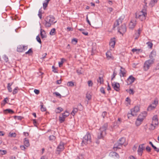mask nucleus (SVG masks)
<instances>
[{
    "mask_svg": "<svg viewBox=\"0 0 159 159\" xmlns=\"http://www.w3.org/2000/svg\"><path fill=\"white\" fill-rule=\"evenodd\" d=\"M112 86L114 89L116 91H118L119 90L120 84L119 83L114 82L112 83Z\"/></svg>",
    "mask_w": 159,
    "mask_h": 159,
    "instance_id": "nucleus-14",
    "label": "nucleus"
},
{
    "mask_svg": "<svg viewBox=\"0 0 159 159\" xmlns=\"http://www.w3.org/2000/svg\"><path fill=\"white\" fill-rule=\"evenodd\" d=\"M125 141V138L124 137H122L120 138L118 142L114 144L113 148L114 150L115 149H116L118 148H121L122 145L124 144Z\"/></svg>",
    "mask_w": 159,
    "mask_h": 159,
    "instance_id": "nucleus-4",
    "label": "nucleus"
},
{
    "mask_svg": "<svg viewBox=\"0 0 159 159\" xmlns=\"http://www.w3.org/2000/svg\"><path fill=\"white\" fill-rule=\"evenodd\" d=\"M10 136L11 137H15L16 136V134L15 133H10Z\"/></svg>",
    "mask_w": 159,
    "mask_h": 159,
    "instance_id": "nucleus-60",
    "label": "nucleus"
},
{
    "mask_svg": "<svg viewBox=\"0 0 159 159\" xmlns=\"http://www.w3.org/2000/svg\"><path fill=\"white\" fill-rule=\"evenodd\" d=\"M143 144L139 145L138 147V150L137 151L138 152L140 156H142L143 151L144 149V148L143 147Z\"/></svg>",
    "mask_w": 159,
    "mask_h": 159,
    "instance_id": "nucleus-13",
    "label": "nucleus"
},
{
    "mask_svg": "<svg viewBox=\"0 0 159 159\" xmlns=\"http://www.w3.org/2000/svg\"><path fill=\"white\" fill-rule=\"evenodd\" d=\"M14 117L15 119H17L18 120H21L23 118L21 116H14Z\"/></svg>",
    "mask_w": 159,
    "mask_h": 159,
    "instance_id": "nucleus-40",
    "label": "nucleus"
},
{
    "mask_svg": "<svg viewBox=\"0 0 159 159\" xmlns=\"http://www.w3.org/2000/svg\"><path fill=\"white\" fill-rule=\"evenodd\" d=\"M88 83L89 86H92L93 85V82L91 80H89L88 82Z\"/></svg>",
    "mask_w": 159,
    "mask_h": 159,
    "instance_id": "nucleus-56",
    "label": "nucleus"
},
{
    "mask_svg": "<svg viewBox=\"0 0 159 159\" xmlns=\"http://www.w3.org/2000/svg\"><path fill=\"white\" fill-rule=\"evenodd\" d=\"M107 114V112L106 111H104L102 114V116L103 118H104Z\"/></svg>",
    "mask_w": 159,
    "mask_h": 159,
    "instance_id": "nucleus-62",
    "label": "nucleus"
},
{
    "mask_svg": "<svg viewBox=\"0 0 159 159\" xmlns=\"http://www.w3.org/2000/svg\"><path fill=\"white\" fill-rule=\"evenodd\" d=\"M86 98L88 99V100H90L91 98V96L89 94H86Z\"/></svg>",
    "mask_w": 159,
    "mask_h": 159,
    "instance_id": "nucleus-51",
    "label": "nucleus"
},
{
    "mask_svg": "<svg viewBox=\"0 0 159 159\" xmlns=\"http://www.w3.org/2000/svg\"><path fill=\"white\" fill-rule=\"evenodd\" d=\"M156 56V52L154 51H152L150 53L149 57L150 58V59H154V57H155Z\"/></svg>",
    "mask_w": 159,
    "mask_h": 159,
    "instance_id": "nucleus-18",
    "label": "nucleus"
},
{
    "mask_svg": "<svg viewBox=\"0 0 159 159\" xmlns=\"http://www.w3.org/2000/svg\"><path fill=\"white\" fill-rule=\"evenodd\" d=\"M108 127L107 123H105L100 127L99 130V132L98 134V139H103L106 134V130Z\"/></svg>",
    "mask_w": 159,
    "mask_h": 159,
    "instance_id": "nucleus-1",
    "label": "nucleus"
},
{
    "mask_svg": "<svg viewBox=\"0 0 159 159\" xmlns=\"http://www.w3.org/2000/svg\"><path fill=\"white\" fill-rule=\"evenodd\" d=\"M146 149L148 152H150L151 151V149L148 146L146 147Z\"/></svg>",
    "mask_w": 159,
    "mask_h": 159,
    "instance_id": "nucleus-63",
    "label": "nucleus"
},
{
    "mask_svg": "<svg viewBox=\"0 0 159 159\" xmlns=\"http://www.w3.org/2000/svg\"><path fill=\"white\" fill-rule=\"evenodd\" d=\"M71 41L74 44H75L77 42V39L76 38H74Z\"/></svg>",
    "mask_w": 159,
    "mask_h": 159,
    "instance_id": "nucleus-46",
    "label": "nucleus"
},
{
    "mask_svg": "<svg viewBox=\"0 0 159 159\" xmlns=\"http://www.w3.org/2000/svg\"><path fill=\"white\" fill-rule=\"evenodd\" d=\"M136 24V21L134 20H132L129 24V28L133 29L134 28Z\"/></svg>",
    "mask_w": 159,
    "mask_h": 159,
    "instance_id": "nucleus-16",
    "label": "nucleus"
},
{
    "mask_svg": "<svg viewBox=\"0 0 159 159\" xmlns=\"http://www.w3.org/2000/svg\"><path fill=\"white\" fill-rule=\"evenodd\" d=\"M24 143V145L26 147H28L30 146L29 140L27 138H25V139Z\"/></svg>",
    "mask_w": 159,
    "mask_h": 159,
    "instance_id": "nucleus-22",
    "label": "nucleus"
},
{
    "mask_svg": "<svg viewBox=\"0 0 159 159\" xmlns=\"http://www.w3.org/2000/svg\"><path fill=\"white\" fill-rule=\"evenodd\" d=\"M91 142V138L90 134L87 133L85 136L83 137L81 143L82 146L86 145L88 143H90Z\"/></svg>",
    "mask_w": 159,
    "mask_h": 159,
    "instance_id": "nucleus-3",
    "label": "nucleus"
},
{
    "mask_svg": "<svg viewBox=\"0 0 159 159\" xmlns=\"http://www.w3.org/2000/svg\"><path fill=\"white\" fill-rule=\"evenodd\" d=\"M126 91L128 92L130 94H134V92L133 89H130L129 91L128 90H126Z\"/></svg>",
    "mask_w": 159,
    "mask_h": 159,
    "instance_id": "nucleus-45",
    "label": "nucleus"
},
{
    "mask_svg": "<svg viewBox=\"0 0 159 159\" xmlns=\"http://www.w3.org/2000/svg\"><path fill=\"white\" fill-rule=\"evenodd\" d=\"M56 31V29L55 28H53L51 30L50 32V34L51 35H53L55 34V32Z\"/></svg>",
    "mask_w": 159,
    "mask_h": 159,
    "instance_id": "nucleus-38",
    "label": "nucleus"
},
{
    "mask_svg": "<svg viewBox=\"0 0 159 159\" xmlns=\"http://www.w3.org/2000/svg\"><path fill=\"white\" fill-rule=\"evenodd\" d=\"M65 118L62 115L60 116L59 117V120L61 123L63 122L65 120Z\"/></svg>",
    "mask_w": 159,
    "mask_h": 159,
    "instance_id": "nucleus-27",
    "label": "nucleus"
},
{
    "mask_svg": "<svg viewBox=\"0 0 159 159\" xmlns=\"http://www.w3.org/2000/svg\"><path fill=\"white\" fill-rule=\"evenodd\" d=\"M3 58L4 59V60L6 62H7L8 61V58L7 57V56H6V55H5L4 57H3Z\"/></svg>",
    "mask_w": 159,
    "mask_h": 159,
    "instance_id": "nucleus-54",
    "label": "nucleus"
},
{
    "mask_svg": "<svg viewBox=\"0 0 159 159\" xmlns=\"http://www.w3.org/2000/svg\"><path fill=\"white\" fill-rule=\"evenodd\" d=\"M149 144H150L152 147L154 149V150L157 151V152H158L159 151V149L158 148H157L156 146H154L152 143L150 141L149 142Z\"/></svg>",
    "mask_w": 159,
    "mask_h": 159,
    "instance_id": "nucleus-25",
    "label": "nucleus"
},
{
    "mask_svg": "<svg viewBox=\"0 0 159 159\" xmlns=\"http://www.w3.org/2000/svg\"><path fill=\"white\" fill-rule=\"evenodd\" d=\"M78 109L77 108H74L71 113V114L74 116L75 114L77 112Z\"/></svg>",
    "mask_w": 159,
    "mask_h": 159,
    "instance_id": "nucleus-34",
    "label": "nucleus"
},
{
    "mask_svg": "<svg viewBox=\"0 0 159 159\" xmlns=\"http://www.w3.org/2000/svg\"><path fill=\"white\" fill-rule=\"evenodd\" d=\"M158 120H152V124L154 125H157L158 124Z\"/></svg>",
    "mask_w": 159,
    "mask_h": 159,
    "instance_id": "nucleus-53",
    "label": "nucleus"
},
{
    "mask_svg": "<svg viewBox=\"0 0 159 159\" xmlns=\"http://www.w3.org/2000/svg\"><path fill=\"white\" fill-rule=\"evenodd\" d=\"M76 159H84V158L82 155H80L77 157Z\"/></svg>",
    "mask_w": 159,
    "mask_h": 159,
    "instance_id": "nucleus-58",
    "label": "nucleus"
},
{
    "mask_svg": "<svg viewBox=\"0 0 159 159\" xmlns=\"http://www.w3.org/2000/svg\"><path fill=\"white\" fill-rule=\"evenodd\" d=\"M135 80V78L133 77L132 75L130 76L127 79L126 81L127 84L129 85L132 84L134 82Z\"/></svg>",
    "mask_w": 159,
    "mask_h": 159,
    "instance_id": "nucleus-12",
    "label": "nucleus"
},
{
    "mask_svg": "<svg viewBox=\"0 0 159 159\" xmlns=\"http://www.w3.org/2000/svg\"><path fill=\"white\" fill-rule=\"evenodd\" d=\"M122 22V21L121 19H119L118 20H117L116 23L114 24V27L115 28L116 27L118 26Z\"/></svg>",
    "mask_w": 159,
    "mask_h": 159,
    "instance_id": "nucleus-21",
    "label": "nucleus"
},
{
    "mask_svg": "<svg viewBox=\"0 0 159 159\" xmlns=\"http://www.w3.org/2000/svg\"><path fill=\"white\" fill-rule=\"evenodd\" d=\"M42 13L41 12V11L40 10V9L39 11L38 16H39V17L40 18L41 20L42 19Z\"/></svg>",
    "mask_w": 159,
    "mask_h": 159,
    "instance_id": "nucleus-49",
    "label": "nucleus"
},
{
    "mask_svg": "<svg viewBox=\"0 0 159 159\" xmlns=\"http://www.w3.org/2000/svg\"><path fill=\"white\" fill-rule=\"evenodd\" d=\"M52 71L55 73H58L57 71V69L54 66H52Z\"/></svg>",
    "mask_w": 159,
    "mask_h": 159,
    "instance_id": "nucleus-48",
    "label": "nucleus"
},
{
    "mask_svg": "<svg viewBox=\"0 0 159 159\" xmlns=\"http://www.w3.org/2000/svg\"><path fill=\"white\" fill-rule=\"evenodd\" d=\"M8 100L7 98H6L2 101V102L1 103V105L2 106H5L6 103H7V100Z\"/></svg>",
    "mask_w": 159,
    "mask_h": 159,
    "instance_id": "nucleus-30",
    "label": "nucleus"
},
{
    "mask_svg": "<svg viewBox=\"0 0 159 159\" xmlns=\"http://www.w3.org/2000/svg\"><path fill=\"white\" fill-rule=\"evenodd\" d=\"M117 74L115 72V70H114L113 72V74L111 78V80H113V79L116 76V75Z\"/></svg>",
    "mask_w": 159,
    "mask_h": 159,
    "instance_id": "nucleus-50",
    "label": "nucleus"
},
{
    "mask_svg": "<svg viewBox=\"0 0 159 159\" xmlns=\"http://www.w3.org/2000/svg\"><path fill=\"white\" fill-rule=\"evenodd\" d=\"M67 85L69 86L72 87L74 86V83L72 81H69L68 82Z\"/></svg>",
    "mask_w": 159,
    "mask_h": 159,
    "instance_id": "nucleus-41",
    "label": "nucleus"
},
{
    "mask_svg": "<svg viewBox=\"0 0 159 159\" xmlns=\"http://www.w3.org/2000/svg\"><path fill=\"white\" fill-rule=\"evenodd\" d=\"M139 111V108L138 106H135L133 108L131 109L130 113H128L127 116L128 118L130 117L131 116H135L137 115V113Z\"/></svg>",
    "mask_w": 159,
    "mask_h": 159,
    "instance_id": "nucleus-7",
    "label": "nucleus"
},
{
    "mask_svg": "<svg viewBox=\"0 0 159 159\" xmlns=\"http://www.w3.org/2000/svg\"><path fill=\"white\" fill-rule=\"evenodd\" d=\"M148 47L150 48H152L153 46V44L152 42H148L146 43Z\"/></svg>",
    "mask_w": 159,
    "mask_h": 159,
    "instance_id": "nucleus-37",
    "label": "nucleus"
},
{
    "mask_svg": "<svg viewBox=\"0 0 159 159\" xmlns=\"http://www.w3.org/2000/svg\"><path fill=\"white\" fill-rule=\"evenodd\" d=\"M17 89L18 87H16L14 89L12 92V93L13 95L16 94L17 93Z\"/></svg>",
    "mask_w": 159,
    "mask_h": 159,
    "instance_id": "nucleus-47",
    "label": "nucleus"
},
{
    "mask_svg": "<svg viewBox=\"0 0 159 159\" xmlns=\"http://www.w3.org/2000/svg\"><path fill=\"white\" fill-rule=\"evenodd\" d=\"M64 143L62 142H60L57 147V151L59 152L62 151L64 149Z\"/></svg>",
    "mask_w": 159,
    "mask_h": 159,
    "instance_id": "nucleus-11",
    "label": "nucleus"
},
{
    "mask_svg": "<svg viewBox=\"0 0 159 159\" xmlns=\"http://www.w3.org/2000/svg\"><path fill=\"white\" fill-rule=\"evenodd\" d=\"M62 115L66 118V117H67L69 115V113L67 111H66L64 113H62Z\"/></svg>",
    "mask_w": 159,
    "mask_h": 159,
    "instance_id": "nucleus-35",
    "label": "nucleus"
},
{
    "mask_svg": "<svg viewBox=\"0 0 159 159\" xmlns=\"http://www.w3.org/2000/svg\"><path fill=\"white\" fill-rule=\"evenodd\" d=\"M110 154L112 156L115 157L117 158H118L119 157V156L118 154L115 152H111Z\"/></svg>",
    "mask_w": 159,
    "mask_h": 159,
    "instance_id": "nucleus-28",
    "label": "nucleus"
},
{
    "mask_svg": "<svg viewBox=\"0 0 159 159\" xmlns=\"http://www.w3.org/2000/svg\"><path fill=\"white\" fill-rule=\"evenodd\" d=\"M155 59H149L146 61L144 64L143 69L144 70L147 71L151 66L153 63Z\"/></svg>",
    "mask_w": 159,
    "mask_h": 159,
    "instance_id": "nucleus-6",
    "label": "nucleus"
},
{
    "mask_svg": "<svg viewBox=\"0 0 159 159\" xmlns=\"http://www.w3.org/2000/svg\"><path fill=\"white\" fill-rule=\"evenodd\" d=\"M45 21L44 26L46 28L50 27L52 25H53L57 22V21H55L54 17L52 16H47L45 18Z\"/></svg>",
    "mask_w": 159,
    "mask_h": 159,
    "instance_id": "nucleus-2",
    "label": "nucleus"
},
{
    "mask_svg": "<svg viewBox=\"0 0 159 159\" xmlns=\"http://www.w3.org/2000/svg\"><path fill=\"white\" fill-rule=\"evenodd\" d=\"M40 35L41 38L42 39L47 37V35L45 31L41 29L40 30Z\"/></svg>",
    "mask_w": 159,
    "mask_h": 159,
    "instance_id": "nucleus-17",
    "label": "nucleus"
},
{
    "mask_svg": "<svg viewBox=\"0 0 159 159\" xmlns=\"http://www.w3.org/2000/svg\"><path fill=\"white\" fill-rule=\"evenodd\" d=\"M147 13L146 10L143 9L141 11L139 12L136 15V17L139 18L141 21L144 20L146 19V17L147 16Z\"/></svg>",
    "mask_w": 159,
    "mask_h": 159,
    "instance_id": "nucleus-5",
    "label": "nucleus"
},
{
    "mask_svg": "<svg viewBox=\"0 0 159 159\" xmlns=\"http://www.w3.org/2000/svg\"><path fill=\"white\" fill-rule=\"evenodd\" d=\"M41 110L42 111H46V108L45 107H44V105L42 103H41Z\"/></svg>",
    "mask_w": 159,
    "mask_h": 159,
    "instance_id": "nucleus-31",
    "label": "nucleus"
},
{
    "mask_svg": "<svg viewBox=\"0 0 159 159\" xmlns=\"http://www.w3.org/2000/svg\"><path fill=\"white\" fill-rule=\"evenodd\" d=\"M126 31V27L125 24L122 25L118 29V32L120 34H122V33L125 32Z\"/></svg>",
    "mask_w": 159,
    "mask_h": 159,
    "instance_id": "nucleus-10",
    "label": "nucleus"
},
{
    "mask_svg": "<svg viewBox=\"0 0 159 159\" xmlns=\"http://www.w3.org/2000/svg\"><path fill=\"white\" fill-rule=\"evenodd\" d=\"M57 110L56 111L57 113H59L63 111V109L61 107H58L57 108Z\"/></svg>",
    "mask_w": 159,
    "mask_h": 159,
    "instance_id": "nucleus-32",
    "label": "nucleus"
},
{
    "mask_svg": "<svg viewBox=\"0 0 159 159\" xmlns=\"http://www.w3.org/2000/svg\"><path fill=\"white\" fill-rule=\"evenodd\" d=\"M36 39L37 41L40 44H41L42 43L41 40L40 39V38L39 37V35L37 36L36 37Z\"/></svg>",
    "mask_w": 159,
    "mask_h": 159,
    "instance_id": "nucleus-43",
    "label": "nucleus"
},
{
    "mask_svg": "<svg viewBox=\"0 0 159 159\" xmlns=\"http://www.w3.org/2000/svg\"><path fill=\"white\" fill-rule=\"evenodd\" d=\"M116 42L115 41V38H113L111 39L109 43V45L112 48H114L115 44Z\"/></svg>",
    "mask_w": 159,
    "mask_h": 159,
    "instance_id": "nucleus-19",
    "label": "nucleus"
},
{
    "mask_svg": "<svg viewBox=\"0 0 159 159\" xmlns=\"http://www.w3.org/2000/svg\"><path fill=\"white\" fill-rule=\"evenodd\" d=\"M106 55L107 58L108 59H110L112 58V55L110 51H107L106 53Z\"/></svg>",
    "mask_w": 159,
    "mask_h": 159,
    "instance_id": "nucleus-24",
    "label": "nucleus"
},
{
    "mask_svg": "<svg viewBox=\"0 0 159 159\" xmlns=\"http://www.w3.org/2000/svg\"><path fill=\"white\" fill-rule=\"evenodd\" d=\"M126 73V71L125 69L122 67H120V70L119 75L120 77H125V75Z\"/></svg>",
    "mask_w": 159,
    "mask_h": 159,
    "instance_id": "nucleus-15",
    "label": "nucleus"
},
{
    "mask_svg": "<svg viewBox=\"0 0 159 159\" xmlns=\"http://www.w3.org/2000/svg\"><path fill=\"white\" fill-rule=\"evenodd\" d=\"M53 93L55 94L57 96H59L60 98H61V96L59 93L57 92H55Z\"/></svg>",
    "mask_w": 159,
    "mask_h": 159,
    "instance_id": "nucleus-55",
    "label": "nucleus"
},
{
    "mask_svg": "<svg viewBox=\"0 0 159 159\" xmlns=\"http://www.w3.org/2000/svg\"><path fill=\"white\" fill-rule=\"evenodd\" d=\"M78 30L81 31H82V33L86 36L88 35V32L87 31H85L82 28L79 29Z\"/></svg>",
    "mask_w": 159,
    "mask_h": 159,
    "instance_id": "nucleus-26",
    "label": "nucleus"
},
{
    "mask_svg": "<svg viewBox=\"0 0 159 159\" xmlns=\"http://www.w3.org/2000/svg\"><path fill=\"white\" fill-rule=\"evenodd\" d=\"M121 123V119L120 118H119L118 119L117 121L116 122V124H115V126L117 125L119 126V125Z\"/></svg>",
    "mask_w": 159,
    "mask_h": 159,
    "instance_id": "nucleus-36",
    "label": "nucleus"
},
{
    "mask_svg": "<svg viewBox=\"0 0 159 159\" xmlns=\"http://www.w3.org/2000/svg\"><path fill=\"white\" fill-rule=\"evenodd\" d=\"M97 81L98 82H99L100 84L103 83V80L102 77H99Z\"/></svg>",
    "mask_w": 159,
    "mask_h": 159,
    "instance_id": "nucleus-33",
    "label": "nucleus"
},
{
    "mask_svg": "<svg viewBox=\"0 0 159 159\" xmlns=\"http://www.w3.org/2000/svg\"><path fill=\"white\" fill-rule=\"evenodd\" d=\"M13 114L14 113V111L11 109H7L3 110V113L4 114H7V113Z\"/></svg>",
    "mask_w": 159,
    "mask_h": 159,
    "instance_id": "nucleus-20",
    "label": "nucleus"
},
{
    "mask_svg": "<svg viewBox=\"0 0 159 159\" xmlns=\"http://www.w3.org/2000/svg\"><path fill=\"white\" fill-rule=\"evenodd\" d=\"M113 10V9L111 7H108L107 9V11L108 13H111Z\"/></svg>",
    "mask_w": 159,
    "mask_h": 159,
    "instance_id": "nucleus-57",
    "label": "nucleus"
},
{
    "mask_svg": "<svg viewBox=\"0 0 159 159\" xmlns=\"http://www.w3.org/2000/svg\"><path fill=\"white\" fill-rule=\"evenodd\" d=\"M50 0H45V2L43 3V7L44 9H45V8L47 7L49 1Z\"/></svg>",
    "mask_w": 159,
    "mask_h": 159,
    "instance_id": "nucleus-23",
    "label": "nucleus"
},
{
    "mask_svg": "<svg viewBox=\"0 0 159 159\" xmlns=\"http://www.w3.org/2000/svg\"><path fill=\"white\" fill-rule=\"evenodd\" d=\"M155 125H153L152 124H151V126H150V128H149V129H151V130H154L155 129Z\"/></svg>",
    "mask_w": 159,
    "mask_h": 159,
    "instance_id": "nucleus-52",
    "label": "nucleus"
},
{
    "mask_svg": "<svg viewBox=\"0 0 159 159\" xmlns=\"http://www.w3.org/2000/svg\"><path fill=\"white\" fill-rule=\"evenodd\" d=\"M0 152L1 154L2 155L6 154L7 153V151L5 150H0Z\"/></svg>",
    "mask_w": 159,
    "mask_h": 159,
    "instance_id": "nucleus-42",
    "label": "nucleus"
},
{
    "mask_svg": "<svg viewBox=\"0 0 159 159\" xmlns=\"http://www.w3.org/2000/svg\"><path fill=\"white\" fill-rule=\"evenodd\" d=\"M100 91L101 93L105 94V91L104 88L103 87H102L100 89Z\"/></svg>",
    "mask_w": 159,
    "mask_h": 159,
    "instance_id": "nucleus-59",
    "label": "nucleus"
},
{
    "mask_svg": "<svg viewBox=\"0 0 159 159\" xmlns=\"http://www.w3.org/2000/svg\"><path fill=\"white\" fill-rule=\"evenodd\" d=\"M76 72L79 75L82 74V72L81 70L79 69L76 70Z\"/></svg>",
    "mask_w": 159,
    "mask_h": 159,
    "instance_id": "nucleus-61",
    "label": "nucleus"
},
{
    "mask_svg": "<svg viewBox=\"0 0 159 159\" xmlns=\"http://www.w3.org/2000/svg\"><path fill=\"white\" fill-rule=\"evenodd\" d=\"M140 35V34L139 33H136L134 36L135 37V39H137L139 37Z\"/></svg>",
    "mask_w": 159,
    "mask_h": 159,
    "instance_id": "nucleus-39",
    "label": "nucleus"
},
{
    "mask_svg": "<svg viewBox=\"0 0 159 159\" xmlns=\"http://www.w3.org/2000/svg\"><path fill=\"white\" fill-rule=\"evenodd\" d=\"M34 92L36 94H38L40 93L39 90L37 89H35L34 90Z\"/></svg>",
    "mask_w": 159,
    "mask_h": 159,
    "instance_id": "nucleus-64",
    "label": "nucleus"
},
{
    "mask_svg": "<svg viewBox=\"0 0 159 159\" xmlns=\"http://www.w3.org/2000/svg\"><path fill=\"white\" fill-rule=\"evenodd\" d=\"M27 49V46H23L22 45H19L17 48V51L18 52H22Z\"/></svg>",
    "mask_w": 159,
    "mask_h": 159,
    "instance_id": "nucleus-9",
    "label": "nucleus"
},
{
    "mask_svg": "<svg viewBox=\"0 0 159 159\" xmlns=\"http://www.w3.org/2000/svg\"><path fill=\"white\" fill-rule=\"evenodd\" d=\"M156 107V106L155 105H153V106L151 105L148 107L147 108V110L148 111H151V110L154 109Z\"/></svg>",
    "mask_w": 159,
    "mask_h": 159,
    "instance_id": "nucleus-29",
    "label": "nucleus"
},
{
    "mask_svg": "<svg viewBox=\"0 0 159 159\" xmlns=\"http://www.w3.org/2000/svg\"><path fill=\"white\" fill-rule=\"evenodd\" d=\"M145 116L143 115V114H140L138 116L137 119L135 124L137 126L139 125L141 123L144 119V117Z\"/></svg>",
    "mask_w": 159,
    "mask_h": 159,
    "instance_id": "nucleus-8",
    "label": "nucleus"
},
{
    "mask_svg": "<svg viewBox=\"0 0 159 159\" xmlns=\"http://www.w3.org/2000/svg\"><path fill=\"white\" fill-rule=\"evenodd\" d=\"M63 60H64V61H65V59L63 58H62L61 59V61L60 62H59L58 63L59 65V67H61V66L62 65L63 63Z\"/></svg>",
    "mask_w": 159,
    "mask_h": 159,
    "instance_id": "nucleus-44",
    "label": "nucleus"
}]
</instances>
